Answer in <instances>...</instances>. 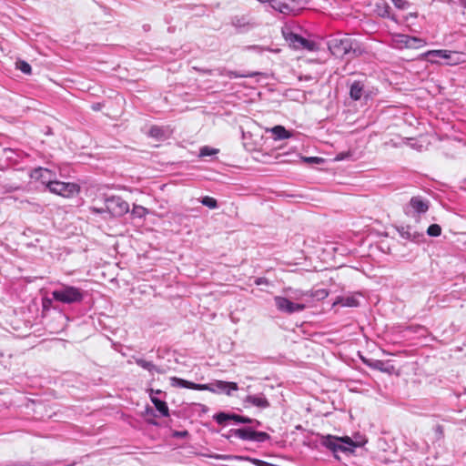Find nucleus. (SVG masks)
Segmentation results:
<instances>
[{
	"label": "nucleus",
	"instance_id": "39448f33",
	"mask_svg": "<svg viewBox=\"0 0 466 466\" xmlns=\"http://www.w3.org/2000/svg\"><path fill=\"white\" fill-rule=\"evenodd\" d=\"M106 210L113 217L120 218L129 212V205L121 197L111 196L105 198Z\"/></svg>",
	"mask_w": 466,
	"mask_h": 466
},
{
	"label": "nucleus",
	"instance_id": "412c9836",
	"mask_svg": "<svg viewBox=\"0 0 466 466\" xmlns=\"http://www.w3.org/2000/svg\"><path fill=\"white\" fill-rule=\"evenodd\" d=\"M270 132L274 136V139H286L292 136V134L282 126L273 127Z\"/></svg>",
	"mask_w": 466,
	"mask_h": 466
},
{
	"label": "nucleus",
	"instance_id": "cd10ccee",
	"mask_svg": "<svg viewBox=\"0 0 466 466\" xmlns=\"http://www.w3.org/2000/svg\"><path fill=\"white\" fill-rule=\"evenodd\" d=\"M149 213V210L143 206L134 205L131 214L134 218H143Z\"/></svg>",
	"mask_w": 466,
	"mask_h": 466
},
{
	"label": "nucleus",
	"instance_id": "c756f323",
	"mask_svg": "<svg viewBox=\"0 0 466 466\" xmlns=\"http://www.w3.org/2000/svg\"><path fill=\"white\" fill-rule=\"evenodd\" d=\"M200 202L202 205H204L211 209H215L218 208V201H217V199H215L212 197H208V196L203 197L201 198Z\"/></svg>",
	"mask_w": 466,
	"mask_h": 466
},
{
	"label": "nucleus",
	"instance_id": "ddd939ff",
	"mask_svg": "<svg viewBox=\"0 0 466 466\" xmlns=\"http://www.w3.org/2000/svg\"><path fill=\"white\" fill-rule=\"evenodd\" d=\"M216 422L219 425L225 424L228 420H233L236 423H250L252 422V419L249 417L235 414V413H226V412H218L213 416Z\"/></svg>",
	"mask_w": 466,
	"mask_h": 466
},
{
	"label": "nucleus",
	"instance_id": "f8f14e48",
	"mask_svg": "<svg viewBox=\"0 0 466 466\" xmlns=\"http://www.w3.org/2000/svg\"><path fill=\"white\" fill-rule=\"evenodd\" d=\"M30 177L35 181H39L41 184L49 188V185H51V183H53L56 178V174L50 169L36 167L31 171Z\"/></svg>",
	"mask_w": 466,
	"mask_h": 466
},
{
	"label": "nucleus",
	"instance_id": "20e7f679",
	"mask_svg": "<svg viewBox=\"0 0 466 466\" xmlns=\"http://www.w3.org/2000/svg\"><path fill=\"white\" fill-rule=\"evenodd\" d=\"M328 47L330 53L337 57H343L350 54L352 39L348 36H334L328 41Z\"/></svg>",
	"mask_w": 466,
	"mask_h": 466
},
{
	"label": "nucleus",
	"instance_id": "423d86ee",
	"mask_svg": "<svg viewBox=\"0 0 466 466\" xmlns=\"http://www.w3.org/2000/svg\"><path fill=\"white\" fill-rule=\"evenodd\" d=\"M274 302L279 312L289 315L296 312H301L307 308V304L304 302H294L290 298L282 296H275Z\"/></svg>",
	"mask_w": 466,
	"mask_h": 466
},
{
	"label": "nucleus",
	"instance_id": "de8ad7c7",
	"mask_svg": "<svg viewBox=\"0 0 466 466\" xmlns=\"http://www.w3.org/2000/svg\"><path fill=\"white\" fill-rule=\"evenodd\" d=\"M307 161H309V162H319L320 160V158L319 157H309V158H306Z\"/></svg>",
	"mask_w": 466,
	"mask_h": 466
},
{
	"label": "nucleus",
	"instance_id": "f257e3e1",
	"mask_svg": "<svg viewBox=\"0 0 466 466\" xmlns=\"http://www.w3.org/2000/svg\"><path fill=\"white\" fill-rule=\"evenodd\" d=\"M367 442L363 437H360L353 441L350 437H337L333 435L323 436L320 444L332 451L335 457H338L339 452L345 454H351L355 451L356 448L362 447Z\"/></svg>",
	"mask_w": 466,
	"mask_h": 466
},
{
	"label": "nucleus",
	"instance_id": "e433bc0d",
	"mask_svg": "<svg viewBox=\"0 0 466 466\" xmlns=\"http://www.w3.org/2000/svg\"><path fill=\"white\" fill-rule=\"evenodd\" d=\"M235 459H237V460H248V461H250L251 462H253L257 466H276V465L268 463L267 461H261V460H258V459H251V458H248V457L245 458V457H241V456H236Z\"/></svg>",
	"mask_w": 466,
	"mask_h": 466
},
{
	"label": "nucleus",
	"instance_id": "1a4fd4ad",
	"mask_svg": "<svg viewBox=\"0 0 466 466\" xmlns=\"http://www.w3.org/2000/svg\"><path fill=\"white\" fill-rule=\"evenodd\" d=\"M238 390V386L236 382H228L224 380H216L209 384H201V390H208L214 393H226L230 395L231 391Z\"/></svg>",
	"mask_w": 466,
	"mask_h": 466
},
{
	"label": "nucleus",
	"instance_id": "09e8293b",
	"mask_svg": "<svg viewBox=\"0 0 466 466\" xmlns=\"http://www.w3.org/2000/svg\"><path fill=\"white\" fill-rule=\"evenodd\" d=\"M461 5L466 8V0H461Z\"/></svg>",
	"mask_w": 466,
	"mask_h": 466
},
{
	"label": "nucleus",
	"instance_id": "5701e85b",
	"mask_svg": "<svg viewBox=\"0 0 466 466\" xmlns=\"http://www.w3.org/2000/svg\"><path fill=\"white\" fill-rule=\"evenodd\" d=\"M364 364L373 370H380V371H387V369L385 368V362L383 360H372V359H370V360H367V359H363L362 360Z\"/></svg>",
	"mask_w": 466,
	"mask_h": 466
},
{
	"label": "nucleus",
	"instance_id": "58836bf2",
	"mask_svg": "<svg viewBox=\"0 0 466 466\" xmlns=\"http://www.w3.org/2000/svg\"><path fill=\"white\" fill-rule=\"evenodd\" d=\"M171 435L174 438H186L189 433L187 431H174Z\"/></svg>",
	"mask_w": 466,
	"mask_h": 466
},
{
	"label": "nucleus",
	"instance_id": "72a5a7b5",
	"mask_svg": "<svg viewBox=\"0 0 466 466\" xmlns=\"http://www.w3.org/2000/svg\"><path fill=\"white\" fill-rule=\"evenodd\" d=\"M220 75L227 76L229 78L248 77L253 76V74H238L235 71H226L225 69L220 72Z\"/></svg>",
	"mask_w": 466,
	"mask_h": 466
},
{
	"label": "nucleus",
	"instance_id": "7c9ffc66",
	"mask_svg": "<svg viewBox=\"0 0 466 466\" xmlns=\"http://www.w3.org/2000/svg\"><path fill=\"white\" fill-rule=\"evenodd\" d=\"M218 153V149L205 146L200 148L199 157H210V156H214Z\"/></svg>",
	"mask_w": 466,
	"mask_h": 466
},
{
	"label": "nucleus",
	"instance_id": "a18cd8bd",
	"mask_svg": "<svg viewBox=\"0 0 466 466\" xmlns=\"http://www.w3.org/2000/svg\"><path fill=\"white\" fill-rule=\"evenodd\" d=\"M267 282V279L265 278H258L255 280V283L257 285H261Z\"/></svg>",
	"mask_w": 466,
	"mask_h": 466
},
{
	"label": "nucleus",
	"instance_id": "c03bdc74",
	"mask_svg": "<svg viewBox=\"0 0 466 466\" xmlns=\"http://www.w3.org/2000/svg\"><path fill=\"white\" fill-rule=\"evenodd\" d=\"M106 211L105 208H92V212L96 214H101L103 212Z\"/></svg>",
	"mask_w": 466,
	"mask_h": 466
},
{
	"label": "nucleus",
	"instance_id": "6e6552de",
	"mask_svg": "<svg viewBox=\"0 0 466 466\" xmlns=\"http://www.w3.org/2000/svg\"><path fill=\"white\" fill-rule=\"evenodd\" d=\"M430 208L429 200L420 196L412 197L409 204L405 207L404 211L408 216H414L415 214H425Z\"/></svg>",
	"mask_w": 466,
	"mask_h": 466
},
{
	"label": "nucleus",
	"instance_id": "f03ea898",
	"mask_svg": "<svg viewBox=\"0 0 466 466\" xmlns=\"http://www.w3.org/2000/svg\"><path fill=\"white\" fill-rule=\"evenodd\" d=\"M55 301L63 304L81 303L85 298V291L77 287L67 284H60L59 287L51 292Z\"/></svg>",
	"mask_w": 466,
	"mask_h": 466
},
{
	"label": "nucleus",
	"instance_id": "4c0bfd02",
	"mask_svg": "<svg viewBox=\"0 0 466 466\" xmlns=\"http://www.w3.org/2000/svg\"><path fill=\"white\" fill-rule=\"evenodd\" d=\"M350 53H352L354 56H360L365 53V50L359 45L357 41L352 39V48L350 49Z\"/></svg>",
	"mask_w": 466,
	"mask_h": 466
},
{
	"label": "nucleus",
	"instance_id": "ea45409f",
	"mask_svg": "<svg viewBox=\"0 0 466 466\" xmlns=\"http://www.w3.org/2000/svg\"><path fill=\"white\" fill-rule=\"evenodd\" d=\"M394 5L399 9H404L407 5V2L405 0H391Z\"/></svg>",
	"mask_w": 466,
	"mask_h": 466
},
{
	"label": "nucleus",
	"instance_id": "bb28decb",
	"mask_svg": "<svg viewBox=\"0 0 466 466\" xmlns=\"http://www.w3.org/2000/svg\"><path fill=\"white\" fill-rule=\"evenodd\" d=\"M328 296L329 292L325 289L309 290V299H311L312 300H322L326 299Z\"/></svg>",
	"mask_w": 466,
	"mask_h": 466
},
{
	"label": "nucleus",
	"instance_id": "a211bd4d",
	"mask_svg": "<svg viewBox=\"0 0 466 466\" xmlns=\"http://www.w3.org/2000/svg\"><path fill=\"white\" fill-rule=\"evenodd\" d=\"M364 85L360 81H354L350 87V96L357 101L360 99L363 94Z\"/></svg>",
	"mask_w": 466,
	"mask_h": 466
},
{
	"label": "nucleus",
	"instance_id": "9d476101",
	"mask_svg": "<svg viewBox=\"0 0 466 466\" xmlns=\"http://www.w3.org/2000/svg\"><path fill=\"white\" fill-rule=\"evenodd\" d=\"M269 5L283 15H295L299 11L296 0H271Z\"/></svg>",
	"mask_w": 466,
	"mask_h": 466
},
{
	"label": "nucleus",
	"instance_id": "dca6fc26",
	"mask_svg": "<svg viewBox=\"0 0 466 466\" xmlns=\"http://www.w3.org/2000/svg\"><path fill=\"white\" fill-rule=\"evenodd\" d=\"M170 384L173 387L187 388V389H191V390H201V384H197V383H194V382H191V381H188V380L177 378V377H171Z\"/></svg>",
	"mask_w": 466,
	"mask_h": 466
},
{
	"label": "nucleus",
	"instance_id": "2f4dec72",
	"mask_svg": "<svg viewBox=\"0 0 466 466\" xmlns=\"http://www.w3.org/2000/svg\"><path fill=\"white\" fill-rule=\"evenodd\" d=\"M149 135L152 137L162 138L165 136V131L158 126H153L149 129Z\"/></svg>",
	"mask_w": 466,
	"mask_h": 466
},
{
	"label": "nucleus",
	"instance_id": "4be33fe9",
	"mask_svg": "<svg viewBox=\"0 0 466 466\" xmlns=\"http://www.w3.org/2000/svg\"><path fill=\"white\" fill-rule=\"evenodd\" d=\"M409 39L410 35L404 34H395L392 35L393 46L398 48H408Z\"/></svg>",
	"mask_w": 466,
	"mask_h": 466
},
{
	"label": "nucleus",
	"instance_id": "79ce46f5",
	"mask_svg": "<svg viewBox=\"0 0 466 466\" xmlns=\"http://www.w3.org/2000/svg\"><path fill=\"white\" fill-rule=\"evenodd\" d=\"M249 424H251L250 427H253V430H255V428L259 427L261 425V422L256 419H252V422H250Z\"/></svg>",
	"mask_w": 466,
	"mask_h": 466
},
{
	"label": "nucleus",
	"instance_id": "4468645a",
	"mask_svg": "<svg viewBox=\"0 0 466 466\" xmlns=\"http://www.w3.org/2000/svg\"><path fill=\"white\" fill-rule=\"evenodd\" d=\"M400 236L407 240L420 243L424 239V234L412 228L410 226H401L398 228Z\"/></svg>",
	"mask_w": 466,
	"mask_h": 466
},
{
	"label": "nucleus",
	"instance_id": "0eeeda50",
	"mask_svg": "<svg viewBox=\"0 0 466 466\" xmlns=\"http://www.w3.org/2000/svg\"><path fill=\"white\" fill-rule=\"evenodd\" d=\"M48 190L64 198H71L79 192L80 187L76 183L62 182L55 178L54 182L49 185Z\"/></svg>",
	"mask_w": 466,
	"mask_h": 466
},
{
	"label": "nucleus",
	"instance_id": "9b49d317",
	"mask_svg": "<svg viewBox=\"0 0 466 466\" xmlns=\"http://www.w3.org/2000/svg\"><path fill=\"white\" fill-rule=\"evenodd\" d=\"M283 35H284L285 39L294 48H304L307 50H313L314 43L300 36L299 35L295 34L291 31H288V32L283 31Z\"/></svg>",
	"mask_w": 466,
	"mask_h": 466
},
{
	"label": "nucleus",
	"instance_id": "f704fd0d",
	"mask_svg": "<svg viewBox=\"0 0 466 466\" xmlns=\"http://www.w3.org/2000/svg\"><path fill=\"white\" fill-rule=\"evenodd\" d=\"M427 234L431 237H439L441 234V228L438 224H431L428 229Z\"/></svg>",
	"mask_w": 466,
	"mask_h": 466
},
{
	"label": "nucleus",
	"instance_id": "2eb2a0df",
	"mask_svg": "<svg viewBox=\"0 0 466 466\" xmlns=\"http://www.w3.org/2000/svg\"><path fill=\"white\" fill-rule=\"evenodd\" d=\"M231 25L239 32H247L256 26V23L248 15H236L232 17Z\"/></svg>",
	"mask_w": 466,
	"mask_h": 466
},
{
	"label": "nucleus",
	"instance_id": "a878e982",
	"mask_svg": "<svg viewBox=\"0 0 466 466\" xmlns=\"http://www.w3.org/2000/svg\"><path fill=\"white\" fill-rule=\"evenodd\" d=\"M151 400L162 416L167 417L169 415L168 407L165 401L157 398H151Z\"/></svg>",
	"mask_w": 466,
	"mask_h": 466
},
{
	"label": "nucleus",
	"instance_id": "aec40b11",
	"mask_svg": "<svg viewBox=\"0 0 466 466\" xmlns=\"http://www.w3.org/2000/svg\"><path fill=\"white\" fill-rule=\"evenodd\" d=\"M334 306L340 305L342 307H357L359 305L358 299L354 296H345L339 297L335 302Z\"/></svg>",
	"mask_w": 466,
	"mask_h": 466
},
{
	"label": "nucleus",
	"instance_id": "393cba45",
	"mask_svg": "<svg viewBox=\"0 0 466 466\" xmlns=\"http://www.w3.org/2000/svg\"><path fill=\"white\" fill-rule=\"evenodd\" d=\"M290 290L289 298L297 302H301V300L306 299V302H309V290H301V289H294Z\"/></svg>",
	"mask_w": 466,
	"mask_h": 466
},
{
	"label": "nucleus",
	"instance_id": "c85d7f7f",
	"mask_svg": "<svg viewBox=\"0 0 466 466\" xmlns=\"http://www.w3.org/2000/svg\"><path fill=\"white\" fill-rule=\"evenodd\" d=\"M408 41H409L408 48H420L426 45L425 40L416 37V36L410 35V39Z\"/></svg>",
	"mask_w": 466,
	"mask_h": 466
},
{
	"label": "nucleus",
	"instance_id": "7ed1b4c3",
	"mask_svg": "<svg viewBox=\"0 0 466 466\" xmlns=\"http://www.w3.org/2000/svg\"><path fill=\"white\" fill-rule=\"evenodd\" d=\"M237 437L243 441H252L257 442H264L270 439L268 433L265 431H257L253 427H243L240 429H231L226 438Z\"/></svg>",
	"mask_w": 466,
	"mask_h": 466
},
{
	"label": "nucleus",
	"instance_id": "a19ab883",
	"mask_svg": "<svg viewBox=\"0 0 466 466\" xmlns=\"http://www.w3.org/2000/svg\"><path fill=\"white\" fill-rule=\"evenodd\" d=\"M434 431H435V434L437 435L438 439L443 438L444 431H443V427L441 425H437L434 428Z\"/></svg>",
	"mask_w": 466,
	"mask_h": 466
},
{
	"label": "nucleus",
	"instance_id": "6ab92c4d",
	"mask_svg": "<svg viewBox=\"0 0 466 466\" xmlns=\"http://www.w3.org/2000/svg\"><path fill=\"white\" fill-rule=\"evenodd\" d=\"M135 362L141 367L144 370H147V371L153 373H162V370L157 368L152 361L146 360L141 358H135Z\"/></svg>",
	"mask_w": 466,
	"mask_h": 466
},
{
	"label": "nucleus",
	"instance_id": "b1692460",
	"mask_svg": "<svg viewBox=\"0 0 466 466\" xmlns=\"http://www.w3.org/2000/svg\"><path fill=\"white\" fill-rule=\"evenodd\" d=\"M455 54V52L449 51V50H431L428 51L425 55L429 57H438L441 59H450L451 57V55Z\"/></svg>",
	"mask_w": 466,
	"mask_h": 466
},
{
	"label": "nucleus",
	"instance_id": "49530a36",
	"mask_svg": "<svg viewBox=\"0 0 466 466\" xmlns=\"http://www.w3.org/2000/svg\"><path fill=\"white\" fill-rule=\"evenodd\" d=\"M102 106L99 103H96L92 105V109L94 111H99L101 109Z\"/></svg>",
	"mask_w": 466,
	"mask_h": 466
},
{
	"label": "nucleus",
	"instance_id": "473e14b6",
	"mask_svg": "<svg viewBox=\"0 0 466 466\" xmlns=\"http://www.w3.org/2000/svg\"><path fill=\"white\" fill-rule=\"evenodd\" d=\"M16 68L26 75H30L32 70L31 66L27 62L23 60H19L16 62Z\"/></svg>",
	"mask_w": 466,
	"mask_h": 466
},
{
	"label": "nucleus",
	"instance_id": "f3484780",
	"mask_svg": "<svg viewBox=\"0 0 466 466\" xmlns=\"http://www.w3.org/2000/svg\"><path fill=\"white\" fill-rule=\"evenodd\" d=\"M245 401L249 403V404H251V405H253V406H256V407H258V408H262V409L269 407L268 400L262 394H260V395H248V396L246 397V400Z\"/></svg>",
	"mask_w": 466,
	"mask_h": 466
},
{
	"label": "nucleus",
	"instance_id": "37998d69",
	"mask_svg": "<svg viewBox=\"0 0 466 466\" xmlns=\"http://www.w3.org/2000/svg\"><path fill=\"white\" fill-rule=\"evenodd\" d=\"M210 457L218 460H228L230 458L227 455H211Z\"/></svg>",
	"mask_w": 466,
	"mask_h": 466
},
{
	"label": "nucleus",
	"instance_id": "c9c22d12",
	"mask_svg": "<svg viewBox=\"0 0 466 466\" xmlns=\"http://www.w3.org/2000/svg\"><path fill=\"white\" fill-rule=\"evenodd\" d=\"M235 459H237V460H248V461H250L251 462H253L257 466H276V465L268 463L267 461H261V460H258V459H251V458H248V457L245 458V457H241V456H236Z\"/></svg>",
	"mask_w": 466,
	"mask_h": 466
}]
</instances>
